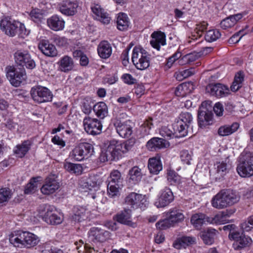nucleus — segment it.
<instances>
[{
	"instance_id": "1",
	"label": "nucleus",
	"mask_w": 253,
	"mask_h": 253,
	"mask_svg": "<svg viewBox=\"0 0 253 253\" xmlns=\"http://www.w3.org/2000/svg\"><path fill=\"white\" fill-rule=\"evenodd\" d=\"M131 148L132 145L129 141L122 142L113 139L109 142L106 148L102 151L100 160L102 162L119 160Z\"/></svg>"
},
{
	"instance_id": "2",
	"label": "nucleus",
	"mask_w": 253,
	"mask_h": 253,
	"mask_svg": "<svg viewBox=\"0 0 253 253\" xmlns=\"http://www.w3.org/2000/svg\"><path fill=\"white\" fill-rule=\"evenodd\" d=\"M239 196L230 191H221L216 194L211 201L212 206L217 209H222L239 201Z\"/></svg>"
},
{
	"instance_id": "3",
	"label": "nucleus",
	"mask_w": 253,
	"mask_h": 253,
	"mask_svg": "<svg viewBox=\"0 0 253 253\" xmlns=\"http://www.w3.org/2000/svg\"><path fill=\"white\" fill-rule=\"evenodd\" d=\"M38 215L49 224H59L63 220V215L55 211L54 207L48 205H41L38 210Z\"/></svg>"
},
{
	"instance_id": "4",
	"label": "nucleus",
	"mask_w": 253,
	"mask_h": 253,
	"mask_svg": "<svg viewBox=\"0 0 253 253\" xmlns=\"http://www.w3.org/2000/svg\"><path fill=\"white\" fill-rule=\"evenodd\" d=\"M131 60L138 70L147 69L150 64V55L141 46H135L132 50Z\"/></svg>"
},
{
	"instance_id": "5",
	"label": "nucleus",
	"mask_w": 253,
	"mask_h": 253,
	"mask_svg": "<svg viewBox=\"0 0 253 253\" xmlns=\"http://www.w3.org/2000/svg\"><path fill=\"white\" fill-rule=\"evenodd\" d=\"M0 28L6 35L10 37L15 36L18 31L21 34H26V28L23 24L7 17L0 21Z\"/></svg>"
},
{
	"instance_id": "6",
	"label": "nucleus",
	"mask_w": 253,
	"mask_h": 253,
	"mask_svg": "<svg viewBox=\"0 0 253 253\" xmlns=\"http://www.w3.org/2000/svg\"><path fill=\"white\" fill-rule=\"evenodd\" d=\"M237 171L242 177H248L253 175V155L251 153L242 155L240 162L237 167Z\"/></svg>"
},
{
	"instance_id": "7",
	"label": "nucleus",
	"mask_w": 253,
	"mask_h": 253,
	"mask_svg": "<svg viewBox=\"0 0 253 253\" xmlns=\"http://www.w3.org/2000/svg\"><path fill=\"white\" fill-rule=\"evenodd\" d=\"M93 152L92 145L88 143H81L73 149L70 156L75 161H81L90 157Z\"/></svg>"
},
{
	"instance_id": "8",
	"label": "nucleus",
	"mask_w": 253,
	"mask_h": 253,
	"mask_svg": "<svg viewBox=\"0 0 253 253\" xmlns=\"http://www.w3.org/2000/svg\"><path fill=\"white\" fill-rule=\"evenodd\" d=\"M30 94L33 100L38 103L51 101L53 97L52 92L47 87L41 85L32 87Z\"/></svg>"
},
{
	"instance_id": "9",
	"label": "nucleus",
	"mask_w": 253,
	"mask_h": 253,
	"mask_svg": "<svg viewBox=\"0 0 253 253\" xmlns=\"http://www.w3.org/2000/svg\"><path fill=\"white\" fill-rule=\"evenodd\" d=\"M83 126L84 130L89 134L97 135L102 131V123L96 118L85 117L83 120Z\"/></svg>"
},
{
	"instance_id": "10",
	"label": "nucleus",
	"mask_w": 253,
	"mask_h": 253,
	"mask_svg": "<svg viewBox=\"0 0 253 253\" xmlns=\"http://www.w3.org/2000/svg\"><path fill=\"white\" fill-rule=\"evenodd\" d=\"M15 62L27 69H33L36 67V63L31 55L27 51L18 50L14 53Z\"/></svg>"
},
{
	"instance_id": "11",
	"label": "nucleus",
	"mask_w": 253,
	"mask_h": 253,
	"mask_svg": "<svg viewBox=\"0 0 253 253\" xmlns=\"http://www.w3.org/2000/svg\"><path fill=\"white\" fill-rule=\"evenodd\" d=\"M7 77L10 84L14 86H19L27 79L26 71L24 69L16 70L10 67L7 72Z\"/></svg>"
},
{
	"instance_id": "12",
	"label": "nucleus",
	"mask_w": 253,
	"mask_h": 253,
	"mask_svg": "<svg viewBox=\"0 0 253 253\" xmlns=\"http://www.w3.org/2000/svg\"><path fill=\"white\" fill-rule=\"evenodd\" d=\"M173 200L174 196L171 190L168 187H165L160 191L154 205L158 208H164L168 206Z\"/></svg>"
},
{
	"instance_id": "13",
	"label": "nucleus",
	"mask_w": 253,
	"mask_h": 253,
	"mask_svg": "<svg viewBox=\"0 0 253 253\" xmlns=\"http://www.w3.org/2000/svg\"><path fill=\"white\" fill-rule=\"evenodd\" d=\"M125 203L132 209L142 208L147 204V199L145 195L131 192L127 195L125 198Z\"/></svg>"
},
{
	"instance_id": "14",
	"label": "nucleus",
	"mask_w": 253,
	"mask_h": 253,
	"mask_svg": "<svg viewBox=\"0 0 253 253\" xmlns=\"http://www.w3.org/2000/svg\"><path fill=\"white\" fill-rule=\"evenodd\" d=\"M208 105V102H203L199 108L198 123L201 127L209 126L212 122V115L211 112L208 111V109L207 108Z\"/></svg>"
},
{
	"instance_id": "15",
	"label": "nucleus",
	"mask_w": 253,
	"mask_h": 253,
	"mask_svg": "<svg viewBox=\"0 0 253 253\" xmlns=\"http://www.w3.org/2000/svg\"><path fill=\"white\" fill-rule=\"evenodd\" d=\"M80 184L82 192H87V196L93 199L95 198L94 192L99 190L100 182L95 181L94 178H90L85 182L81 181Z\"/></svg>"
},
{
	"instance_id": "16",
	"label": "nucleus",
	"mask_w": 253,
	"mask_h": 253,
	"mask_svg": "<svg viewBox=\"0 0 253 253\" xmlns=\"http://www.w3.org/2000/svg\"><path fill=\"white\" fill-rule=\"evenodd\" d=\"M231 238L234 241L233 244L235 250H239L250 246L252 243V239L243 233L233 232L231 234Z\"/></svg>"
},
{
	"instance_id": "17",
	"label": "nucleus",
	"mask_w": 253,
	"mask_h": 253,
	"mask_svg": "<svg viewBox=\"0 0 253 253\" xmlns=\"http://www.w3.org/2000/svg\"><path fill=\"white\" fill-rule=\"evenodd\" d=\"M78 6L77 1L66 0L59 3L57 8L63 15L73 16L77 13Z\"/></svg>"
},
{
	"instance_id": "18",
	"label": "nucleus",
	"mask_w": 253,
	"mask_h": 253,
	"mask_svg": "<svg viewBox=\"0 0 253 253\" xmlns=\"http://www.w3.org/2000/svg\"><path fill=\"white\" fill-rule=\"evenodd\" d=\"M206 92L218 98L226 96L229 94L228 87L221 84H210L207 86Z\"/></svg>"
},
{
	"instance_id": "19",
	"label": "nucleus",
	"mask_w": 253,
	"mask_h": 253,
	"mask_svg": "<svg viewBox=\"0 0 253 253\" xmlns=\"http://www.w3.org/2000/svg\"><path fill=\"white\" fill-rule=\"evenodd\" d=\"M71 218L76 222H82L90 218V212L86 207L76 206L73 209Z\"/></svg>"
},
{
	"instance_id": "20",
	"label": "nucleus",
	"mask_w": 253,
	"mask_h": 253,
	"mask_svg": "<svg viewBox=\"0 0 253 253\" xmlns=\"http://www.w3.org/2000/svg\"><path fill=\"white\" fill-rule=\"evenodd\" d=\"M59 187V182L53 176H49L45 179L41 191L44 195H50L55 192Z\"/></svg>"
},
{
	"instance_id": "21",
	"label": "nucleus",
	"mask_w": 253,
	"mask_h": 253,
	"mask_svg": "<svg viewBox=\"0 0 253 253\" xmlns=\"http://www.w3.org/2000/svg\"><path fill=\"white\" fill-rule=\"evenodd\" d=\"M227 164L223 161L216 162L211 170L210 174L211 178L215 179H220L227 172Z\"/></svg>"
},
{
	"instance_id": "22",
	"label": "nucleus",
	"mask_w": 253,
	"mask_h": 253,
	"mask_svg": "<svg viewBox=\"0 0 253 253\" xmlns=\"http://www.w3.org/2000/svg\"><path fill=\"white\" fill-rule=\"evenodd\" d=\"M196 243V238L195 237L189 236H182L178 237L173 242L172 246L176 249H185L187 247L192 246Z\"/></svg>"
},
{
	"instance_id": "23",
	"label": "nucleus",
	"mask_w": 253,
	"mask_h": 253,
	"mask_svg": "<svg viewBox=\"0 0 253 253\" xmlns=\"http://www.w3.org/2000/svg\"><path fill=\"white\" fill-rule=\"evenodd\" d=\"M47 25L52 30L59 31L64 29L65 22L61 16L55 14L47 19Z\"/></svg>"
},
{
	"instance_id": "24",
	"label": "nucleus",
	"mask_w": 253,
	"mask_h": 253,
	"mask_svg": "<svg viewBox=\"0 0 253 253\" xmlns=\"http://www.w3.org/2000/svg\"><path fill=\"white\" fill-rule=\"evenodd\" d=\"M109 233L98 227H92L88 232L89 240L91 242H103L108 236Z\"/></svg>"
},
{
	"instance_id": "25",
	"label": "nucleus",
	"mask_w": 253,
	"mask_h": 253,
	"mask_svg": "<svg viewBox=\"0 0 253 253\" xmlns=\"http://www.w3.org/2000/svg\"><path fill=\"white\" fill-rule=\"evenodd\" d=\"M169 146V143L168 141L159 137L151 138L147 142L146 144L147 149L150 151L167 148Z\"/></svg>"
},
{
	"instance_id": "26",
	"label": "nucleus",
	"mask_w": 253,
	"mask_h": 253,
	"mask_svg": "<svg viewBox=\"0 0 253 253\" xmlns=\"http://www.w3.org/2000/svg\"><path fill=\"white\" fill-rule=\"evenodd\" d=\"M115 125L117 131L121 137L128 138L131 135L132 130L129 122H117Z\"/></svg>"
},
{
	"instance_id": "27",
	"label": "nucleus",
	"mask_w": 253,
	"mask_h": 253,
	"mask_svg": "<svg viewBox=\"0 0 253 253\" xmlns=\"http://www.w3.org/2000/svg\"><path fill=\"white\" fill-rule=\"evenodd\" d=\"M91 10L97 20L104 24H108L110 23L111 18L106 12L104 11L100 5L94 4L91 6Z\"/></svg>"
},
{
	"instance_id": "28",
	"label": "nucleus",
	"mask_w": 253,
	"mask_h": 253,
	"mask_svg": "<svg viewBox=\"0 0 253 253\" xmlns=\"http://www.w3.org/2000/svg\"><path fill=\"white\" fill-rule=\"evenodd\" d=\"M150 43L152 47L159 50L160 47L166 44V35L161 31L153 32L151 35Z\"/></svg>"
},
{
	"instance_id": "29",
	"label": "nucleus",
	"mask_w": 253,
	"mask_h": 253,
	"mask_svg": "<svg viewBox=\"0 0 253 253\" xmlns=\"http://www.w3.org/2000/svg\"><path fill=\"white\" fill-rule=\"evenodd\" d=\"M40 50L47 56L54 57L57 55V51L55 46L47 41H42L39 44Z\"/></svg>"
},
{
	"instance_id": "30",
	"label": "nucleus",
	"mask_w": 253,
	"mask_h": 253,
	"mask_svg": "<svg viewBox=\"0 0 253 253\" xmlns=\"http://www.w3.org/2000/svg\"><path fill=\"white\" fill-rule=\"evenodd\" d=\"M57 65L59 71L68 72L73 69L74 63L71 57L65 55L59 59L57 62Z\"/></svg>"
},
{
	"instance_id": "31",
	"label": "nucleus",
	"mask_w": 253,
	"mask_h": 253,
	"mask_svg": "<svg viewBox=\"0 0 253 253\" xmlns=\"http://www.w3.org/2000/svg\"><path fill=\"white\" fill-rule=\"evenodd\" d=\"M97 53L102 59H107L112 54V48L111 44L106 41L101 42L97 46Z\"/></svg>"
},
{
	"instance_id": "32",
	"label": "nucleus",
	"mask_w": 253,
	"mask_h": 253,
	"mask_svg": "<svg viewBox=\"0 0 253 253\" xmlns=\"http://www.w3.org/2000/svg\"><path fill=\"white\" fill-rule=\"evenodd\" d=\"M217 233V231L214 229H208L200 233V237L205 244L211 245L214 243Z\"/></svg>"
},
{
	"instance_id": "33",
	"label": "nucleus",
	"mask_w": 253,
	"mask_h": 253,
	"mask_svg": "<svg viewBox=\"0 0 253 253\" xmlns=\"http://www.w3.org/2000/svg\"><path fill=\"white\" fill-rule=\"evenodd\" d=\"M24 247L31 248L36 246L40 240L36 235L27 231H23Z\"/></svg>"
},
{
	"instance_id": "34",
	"label": "nucleus",
	"mask_w": 253,
	"mask_h": 253,
	"mask_svg": "<svg viewBox=\"0 0 253 253\" xmlns=\"http://www.w3.org/2000/svg\"><path fill=\"white\" fill-rule=\"evenodd\" d=\"M194 89V85L192 83H184L176 87L175 94L177 96L184 97L191 92Z\"/></svg>"
},
{
	"instance_id": "35",
	"label": "nucleus",
	"mask_w": 253,
	"mask_h": 253,
	"mask_svg": "<svg viewBox=\"0 0 253 253\" xmlns=\"http://www.w3.org/2000/svg\"><path fill=\"white\" fill-rule=\"evenodd\" d=\"M23 231H15L9 236L10 243L14 246L17 247H24Z\"/></svg>"
},
{
	"instance_id": "36",
	"label": "nucleus",
	"mask_w": 253,
	"mask_h": 253,
	"mask_svg": "<svg viewBox=\"0 0 253 253\" xmlns=\"http://www.w3.org/2000/svg\"><path fill=\"white\" fill-rule=\"evenodd\" d=\"M209 217H206L203 213H196L192 216L191 223L195 228L200 229L203 225L209 223Z\"/></svg>"
},
{
	"instance_id": "37",
	"label": "nucleus",
	"mask_w": 253,
	"mask_h": 253,
	"mask_svg": "<svg viewBox=\"0 0 253 253\" xmlns=\"http://www.w3.org/2000/svg\"><path fill=\"white\" fill-rule=\"evenodd\" d=\"M130 22L126 14L121 12L117 17V28L120 31H125L128 29Z\"/></svg>"
},
{
	"instance_id": "38",
	"label": "nucleus",
	"mask_w": 253,
	"mask_h": 253,
	"mask_svg": "<svg viewBox=\"0 0 253 253\" xmlns=\"http://www.w3.org/2000/svg\"><path fill=\"white\" fill-rule=\"evenodd\" d=\"M148 167L151 173L157 174L163 169L160 157L150 158Z\"/></svg>"
},
{
	"instance_id": "39",
	"label": "nucleus",
	"mask_w": 253,
	"mask_h": 253,
	"mask_svg": "<svg viewBox=\"0 0 253 253\" xmlns=\"http://www.w3.org/2000/svg\"><path fill=\"white\" fill-rule=\"evenodd\" d=\"M31 142L25 141L22 144L17 145L13 149L14 153L17 157L23 158L31 148Z\"/></svg>"
},
{
	"instance_id": "40",
	"label": "nucleus",
	"mask_w": 253,
	"mask_h": 253,
	"mask_svg": "<svg viewBox=\"0 0 253 253\" xmlns=\"http://www.w3.org/2000/svg\"><path fill=\"white\" fill-rule=\"evenodd\" d=\"M93 111L95 115L100 119H103L108 114V107L103 102H98L94 105Z\"/></svg>"
},
{
	"instance_id": "41",
	"label": "nucleus",
	"mask_w": 253,
	"mask_h": 253,
	"mask_svg": "<svg viewBox=\"0 0 253 253\" xmlns=\"http://www.w3.org/2000/svg\"><path fill=\"white\" fill-rule=\"evenodd\" d=\"M170 222L173 226L174 224L181 222L184 219V214L177 210H171L166 213Z\"/></svg>"
},
{
	"instance_id": "42",
	"label": "nucleus",
	"mask_w": 253,
	"mask_h": 253,
	"mask_svg": "<svg viewBox=\"0 0 253 253\" xmlns=\"http://www.w3.org/2000/svg\"><path fill=\"white\" fill-rule=\"evenodd\" d=\"M64 168L69 173L75 174L76 175L82 174L83 171V168L81 164H74L68 162H64Z\"/></svg>"
},
{
	"instance_id": "43",
	"label": "nucleus",
	"mask_w": 253,
	"mask_h": 253,
	"mask_svg": "<svg viewBox=\"0 0 253 253\" xmlns=\"http://www.w3.org/2000/svg\"><path fill=\"white\" fill-rule=\"evenodd\" d=\"M239 127V124L237 123H233L231 125L223 126L219 128L218 133L220 136H227L237 131Z\"/></svg>"
},
{
	"instance_id": "44",
	"label": "nucleus",
	"mask_w": 253,
	"mask_h": 253,
	"mask_svg": "<svg viewBox=\"0 0 253 253\" xmlns=\"http://www.w3.org/2000/svg\"><path fill=\"white\" fill-rule=\"evenodd\" d=\"M31 20L35 23H40L44 19L45 12L43 9L38 8H32L29 13Z\"/></svg>"
},
{
	"instance_id": "45",
	"label": "nucleus",
	"mask_w": 253,
	"mask_h": 253,
	"mask_svg": "<svg viewBox=\"0 0 253 253\" xmlns=\"http://www.w3.org/2000/svg\"><path fill=\"white\" fill-rule=\"evenodd\" d=\"M41 180V177L32 178L25 187V193L30 194L34 193L39 186Z\"/></svg>"
},
{
	"instance_id": "46",
	"label": "nucleus",
	"mask_w": 253,
	"mask_h": 253,
	"mask_svg": "<svg viewBox=\"0 0 253 253\" xmlns=\"http://www.w3.org/2000/svg\"><path fill=\"white\" fill-rule=\"evenodd\" d=\"M129 180L133 184L140 181L142 177L141 169L138 167H134L129 171Z\"/></svg>"
},
{
	"instance_id": "47",
	"label": "nucleus",
	"mask_w": 253,
	"mask_h": 253,
	"mask_svg": "<svg viewBox=\"0 0 253 253\" xmlns=\"http://www.w3.org/2000/svg\"><path fill=\"white\" fill-rule=\"evenodd\" d=\"M167 178L170 185H175L179 184L182 182V178L173 170L169 169L167 170Z\"/></svg>"
},
{
	"instance_id": "48",
	"label": "nucleus",
	"mask_w": 253,
	"mask_h": 253,
	"mask_svg": "<svg viewBox=\"0 0 253 253\" xmlns=\"http://www.w3.org/2000/svg\"><path fill=\"white\" fill-rule=\"evenodd\" d=\"M208 24L206 21H202L196 25L194 32L192 33L191 39L193 40H197L202 36L203 32L207 29Z\"/></svg>"
},
{
	"instance_id": "49",
	"label": "nucleus",
	"mask_w": 253,
	"mask_h": 253,
	"mask_svg": "<svg viewBox=\"0 0 253 253\" xmlns=\"http://www.w3.org/2000/svg\"><path fill=\"white\" fill-rule=\"evenodd\" d=\"M199 57V55L197 52H191L183 56L181 55V58L178 60L177 64L183 66L191 62H194Z\"/></svg>"
},
{
	"instance_id": "50",
	"label": "nucleus",
	"mask_w": 253,
	"mask_h": 253,
	"mask_svg": "<svg viewBox=\"0 0 253 253\" xmlns=\"http://www.w3.org/2000/svg\"><path fill=\"white\" fill-rule=\"evenodd\" d=\"M223 211L219 212L213 217H209L208 222L211 224H224L228 222V219Z\"/></svg>"
},
{
	"instance_id": "51",
	"label": "nucleus",
	"mask_w": 253,
	"mask_h": 253,
	"mask_svg": "<svg viewBox=\"0 0 253 253\" xmlns=\"http://www.w3.org/2000/svg\"><path fill=\"white\" fill-rule=\"evenodd\" d=\"M177 121L173 125V128L175 133H178L179 137L185 136L187 135V125L184 123Z\"/></svg>"
},
{
	"instance_id": "52",
	"label": "nucleus",
	"mask_w": 253,
	"mask_h": 253,
	"mask_svg": "<svg viewBox=\"0 0 253 253\" xmlns=\"http://www.w3.org/2000/svg\"><path fill=\"white\" fill-rule=\"evenodd\" d=\"M195 70L194 68H190L188 69L178 71L176 72L174 76L177 80L181 81L183 79L187 78L195 74Z\"/></svg>"
},
{
	"instance_id": "53",
	"label": "nucleus",
	"mask_w": 253,
	"mask_h": 253,
	"mask_svg": "<svg viewBox=\"0 0 253 253\" xmlns=\"http://www.w3.org/2000/svg\"><path fill=\"white\" fill-rule=\"evenodd\" d=\"M108 183L117 185H120L122 182L121 174L118 170H113L108 178Z\"/></svg>"
},
{
	"instance_id": "54",
	"label": "nucleus",
	"mask_w": 253,
	"mask_h": 253,
	"mask_svg": "<svg viewBox=\"0 0 253 253\" xmlns=\"http://www.w3.org/2000/svg\"><path fill=\"white\" fill-rule=\"evenodd\" d=\"M193 154L191 151L183 150L180 151L179 157L181 163L184 165H190L192 161Z\"/></svg>"
},
{
	"instance_id": "55",
	"label": "nucleus",
	"mask_w": 253,
	"mask_h": 253,
	"mask_svg": "<svg viewBox=\"0 0 253 253\" xmlns=\"http://www.w3.org/2000/svg\"><path fill=\"white\" fill-rule=\"evenodd\" d=\"M117 220L120 223L128 224L130 222L131 214L129 210H125L121 213L117 215Z\"/></svg>"
},
{
	"instance_id": "56",
	"label": "nucleus",
	"mask_w": 253,
	"mask_h": 253,
	"mask_svg": "<svg viewBox=\"0 0 253 253\" xmlns=\"http://www.w3.org/2000/svg\"><path fill=\"white\" fill-rule=\"evenodd\" d=\"M220 36L221 34L218 30L211 29L207 32L205 38L206 41L211 42L216 41Z\"/></svg>"
},
{
	"instance_id": "57",
	"label": "nucleus",
	"mask_w": 253,
	"mask_h": 253,
	"mask_svg": "<svg viewBox=\"0 0 253 253\" xmlns=\"http://www.w3.org/2000/svg\"><path fill=\"white\" fill-rule=\"evenodd\" d=\"M120 185L111 184L107 185V194L111 198L117 197L120 195Z\"/></svg>"
},
{
	"instance_id": "58",
	"label": "nucleus",
	"mask_w": 253,
	"mask_h": 253,
	"mask_svg": "<svg viewBox=\"0 0 253 253\" xmlns=\"http://www.w3.org/2000/svg\"><path fill=\"white\" fill-rule=\"evenodd\" d=\"M12 193L9 188L0 189V204L7 202L11 197Z\"/></svg>"
},
{
	"instance_id": "59",
	"label": "nucleus",
	"mask_w": 253,
	"mask_h": 253,
	"mask_svg": "<svg viewBox=\"0 0 253 253\" xmlns=\"http://www.w3.org/2000/svg\"><path fill=\"white\" fill-rule=\"evenodd\" d=\"M193 120V117L192 115L187 112H182L179 117V119L177 120L181 123H184L188 126L189 124H190Z\"/></svg>"
},
{
	"instance_id": "60",
	"label": "nucleus",
	"mask_w": 253,
	"mask_h": 253,
	"mask_svg": "<svg viewBox=\"0 0 253 253\" xmlns=\"http://www.w3.org/2000/svg\"><path fill=\"white\" fill-rule=\"evenodd\" d=\"M241 228L245 231H250L253 229V215L249 217L247 221L241 224Z\"/></svg>"
},
{
	"instance_id": "61",
	"label": "nucleus",
	"mask_w": 253,
	"mask_h": 253,
	"mask_svg": "<svg viewBox=\"0 0 253 253\" xmlns=\"http://www.w3.org/2000/svg\"><path fill=\"white\" fill-rule=\"evenodd\" d=\"M156 225L160 230H165L173 226L167 216L165 219L158 222Z\"/></svg>"
},
{
	"instance_id": "62",
	"label": "nucleus",
	"mask_w": 253,
	"mask_h": 253,
	"mask_svg": "<svg viewBox=\"0 0 253 253\" xmlns=\"http://www.w3.org/2000/svg\"><path fill=\"white\" fill-rule=\"evenodd\" d=\"M181 53L179 51H177L174 54H173L169 58L166 63V66L168 68H170L176 61H178V60L181 58Z\"/></svg>"
},
{
	"instance_id": "63",
	"label": "nucleus",
	"mask_w": 253,
	"mask_h": 253,
	"mask_svg": "<svg viewBox=\"0 0 253 253\" xmlns=\"http://www.w3.org/2000/svg\"><path fill=\"white\" fill-rule=\"evenodd\" d=\"M235 21L230 16L223 19L220 22V27L223 29H227L233 27L235 25Z\"/></svg>"
},
{
	"instance_id": "64",
	"label": "nucleus",
	"mask_w": 253,
	"mask_h": 253,
	"mask_svg": "<svg viewBox=\"0 0 253 253\" xmlns=\"http://www.w3.org/2000/svg\"><path fill=\"white\" fill-rule=\"evenodd\" d=\"M153 126L152 119L149 118L146 120L142 125V129H143L144 135H148L150 133V130Z\"/></svg>"
}]
</instances>
